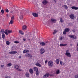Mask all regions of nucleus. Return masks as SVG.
<instances>
[{"label":"nucleus","mask_w":78,"mask_h":78,"mask_svg":"<svg viewBox=\"0 0 78 78\" xmlns=\"http://www.w3.org/2000/svg\"><path fill=\"white\" fill-rule=\"evenodd\" d=\"M9 41H6V44H7V45H9Z\"/></svg>","instance_id":"obj_34"},{"label":"nucleus","mask_w":78,"mask_h":78,"mask_svg":"<svg viewBox=\"0 0 78 78\" xmlns=\"http://www.w3.org/2000/svg\"><path fill=\"white\" fill-rule=\"evenodd\" d=\"M23 41H26V39H25V38H23Z\"/></svg>","instance_id":"obj_53"},{"label":"nucleus","mask_w":78,"mask_h":78,"mask_svg":"<svg viewBox=\"0 0 78 78\" xmlns=\"http://www.w3.org/2000/svg\"><path fill=\"white\" fill-rule=\"evenodd\" d=\"M26 56H28V57L29 58H31V57H32V55H31L30 54H26Z\"/></svg>","instance_id":"obj_20"},{"label":"nucleus","mask_w":78,"mask_h":78,"mask_svg":"<svg viewBox=\"0 0 78 78\" xmlns=\"http://www.w3.org/2000/svg\"><path fill=\"white\" fill-rule=\"evenodd\" d=\"M35 65L37 66H38V67H41V65L39 63H36Z\"/></svg>","instance_id":"obj_25"},{"label":"nucleus","mask_w":78,"mask_h":78,"mask_svg":"<svg viewBox=\"0 0 78 78\" xmlns=\"http://www.w3.org/2000/svg\"><path fill=\"white\" fill-rule=\"evenodd\" d=\"M62 7L64 8L65 9H68V7H67V6L66 5H62Z\"/></svg>","instance_id":"obj_17"},{"label":"nucleus","mask_w":78,"mask_h":78,"mask_svg":"<svg viewBox=\"0 0 78 78\" xmlns=\"http://www.w3.org/2000/svg\"><path fill=\"white\" fill-rule=\"evenodd\" d=\"M1 12L2 14H4V10H3V9H2L1 10Z\"/></svg>","instance_id":"obj_38"},{"label":"nucleus","mask_w":78,"mask_h":78,"mask_svg":"<svg viewBox=\"0 0 78 78\" xmlns=\"http://www.w3.org/2000/svg\"><path fill=\"white\" fill-rule=\"evenodd\" d=\"M56 73L57 74H59V70H58L56 71Z\"/></svg>","instance_id":"obj_35"},{"label":"nucleus","mask_w":78,"mask_h":78,"mask_svg":"<svg viewBox=\"0 0 78 78\" xmlns=\"http://www.w3.org/2000/svg\"><path fill=\"white\" fill-rule=\"evenodd\" d=\"M8 78H11V77L10 76H8Z\"/></svg>","instance_id":"obj_61"},{"label":"nucleus","mask_w":78,"mask_h":78,"mask_svg":"<svg viewBox=\"0 0 78 78\" xmlns=\"http://www.w3.org/2000/svg\"><path fill=\"white\" fill-rule=\"evenodd\" d=\"M2 32H3V30H1L0 31V33H2Z\"/></svg>","instance_id":"obj_59"},{"label":"nucleus","mask_w":78,"mask_h":78,"mask_svg":"<svg viewBox=\"0 0 78 78\" xmlns=\"http://www.w3.org/2000/svg\"><path fill=\"white\" fill-rule=\"evenodd\" d=\"M14 20V16H12L11 18V20Z\"/></svg>","instance_id":"obj_37"},{"label":"nucleus","mask_w":78,"mask_h":78,"mask_svg":"<svg viewBox=\"0 0 78 78\" xmlns=\"http://www.w3.org/2000/svg\"><path fill=\"white\" fill-rule=\"evenodd\" d=\"M4 66H4L3 65H1V67L3 68V67H4Z\"/></svg>","instance_id":"obj_46"},{"label":"nucleus","mask_w":78,"mask_h":78,"mask_svg":"<svg viewBox=\"0 0 78 78\" xmlns=\"http://www.w3.org/2000/svg\"><path fill=\"white\" fill-rule=\"evenodd\" d=\"M20 20H22L23 19V15L22 14V13L20 12V15L19 17Z\"/></svg>","instance_id":"obj_11"},{"label":"nucleus","mask_w":78,"mask_h":78,"mask_svg":"<svg viewBox=\"0 0 78 78\" xmlns=\"http://www.w3.org/2000/svg\"><path fill=\"white\" fill-rule=\"evenodd\" d=\"M42 3L44 5H45L48 3V2L46 0H44L42 2Z\"/></svg>","instance_id":"obj_8"},{"label":"nucleus","mask_w":78,"mask_h":78,"mask_svg":"<svg viewBox=\"0 0 78 78\" xmlns=\"http://www.w3.org/2000/svg\"><path fill=\"white\" fill-rule=\"evenodd\" d=\"M34 71L35 72L37 71H38V68H37V67H34Z\"/></svg>","instance_id":"obj_18"},{"label":"nucleus","mask_w":78,"mask_h":78,"mask_svg":"<svg viewBox=\"0 0 78 78\" xmlns=\"http://www.w3.org/2000/svg\"><path fill=\"white\" fill-rule=\"evenodd\" d=\"M60 22H61V23H62V22H63V21L62 20V18H61L60 19Z\"/></svg>","instance_id":"obj_33"},{"label":"nucleus","mask_w":78,"mask_h":78,"mask_svg":"<svg viewBox=\"0 0 78 78\" xmlns=\"http://www.w3.org/2000/svg\"><path fill=\"white\" fill-rule=\"evenodd\" d=\"M27 27L26 25H24L23 26V31H25L27 30Z\"/></svg>","instance_id":"obj_9"},{"label":"nucleus","mask_w":78,"mask_h":78,"mask_svg":"<svg viewBox=\"0 0 78 78\" xmlns=\"http://www.w3.org/2000/svg\"><path fill=\"white\" fill-rule=\"evenodd\" d=\"M69 37H70V38H71L72 39H76V36H74L73 35H69Z\"/></svg>","instance_id":"obj_2"},{"label":"nucleus","mask_w":78,"mask_h":78,"mask_svg":"<svg viewBox=\"0 0 78 78\" xmlns=\"http://www.w3.org/2000/svg\"><path fill=\"white\" fill-rule=\"evenodd\" d=\"M39 71L38 70V71H37L36 72V75H39Z\"/></svg>","instance_id":"obj_27"},{"label":"nucleus","mask_w":78,"mask_h":78,"mask_svg":"<svg viewBox=\"0 0 78 78\" xmlns=\"http://www.w3.org/2000/svg\"><path fill=\"white\" fill-rule=\"evenodd\" d=\"M67 45V44H60L59 46H60V47H63L64 46H66Z\"/></svg>","instance_id":"obj_23"},{"label":"nucleus","mask_w":78,"mask_h":78,"mask_svg":"<svg viewBox=\"0 0 78 78\" xmlns=\"http://www.w3.org/2000/svg\"><path fill=\"white\" fill-rule=\"evenodd\" d=\"M69 58H70L71 57V55H70V53L66 52L65 54Z\"/></svg>","instance_id":"obj_7"},{"label":"nucleus","mask_w":78,"mask_h":78,"mask_svg":"<svg viewBox=\"0 0 78 78\" xmlns=\"http://www.w3.org/2000/svg\"><path fill=\"white\" fill-rule=\"evenodd\" d=\"M66 31L65 30H64L63 32V34L64 35H66Z\"/></svg>","instance_id":"obj_39"},{"label":"nucleus","mask_w":78,"mask_h":78,"mask_svg":"<svg viewBox=\"0 0 78 78\" xmlns=\"http://www.w3.org/2000/svg\"><path fill=\"white\" fill-rule=\"evenodd\" d=\"M33 40V38H31V40Z\"/></svg>","instance_id":"obj_62"},{"label":"nucleus","mask_w":78,"mask_h":78,"mask_svg":"<svg viewBox=\"0 0 78 78\" xmlns=\"http://www.w3.org/2000/svg\"><path fill=\"white\" fill-rule=\"evenodd\" d=\"M18 70L19 71H21L22 69H19Z\"/></svg>","instance_id":"obj_52"},{"label":"nucleus","mask_w":78,"mask_h":78,"mask_svg":"<svg viewBox=\"0 0 78 78\" xmlns=\"http://www.w3.org/2000/svg\"><path fill=\"white\" fill-rule=\"evenodd\" d=\"M27 52V53H28L30 51L29 50H26Z\"/></svg>","instance_id":"obj_49"},{"label":"nucleus","mask_w":78,"mask_h":78,"mask_svg":"<svg viewBox=\"0 0 78 78\" xmlns=\"http://www.w3.org/2000/svg\"><path fill=\"white\" fill-rule=\"evenodd\" d=\"M69 26H72V23H69Z\"/></svg>","instance_id":"obj_43"},{"label":"nucleus","mask_w":78,"mask_h":78,"mask_svg":"<svg viewBox=\"0 0 78 78\" xmlns=\"http://www.w3.org/2000/svg\"><path fill=\"white\" fill-rule=\"evenodd\" d=\"M60 64L61 65H62V66H63V65H65V63L64 62H62V61H60Z\"/></svg>","instance_id":"obj_29"},{"label":"nucleus","mask_w":78,"mask_h":78,"mask_svg":"<svg viewBox=\"0 0 78 78\" xmlns=\"http://www.w3.org/2000/svg\"><path fill=\"white\" fill-rule=\"evenodd\" d=\"M27 39L28 41H30V38L28 37H27Z\"/></svg>","instance_id":"obj_47"},{"label":"nucleus","mask_w":78,"mask_h":78,"mask_svg":"<svg viewBox=\"0 0 78 78\" xmlns=\"http://www.w3.org/2000/svg\"><path fill=\"white\" fill-rule=\"evenodd\" d=\"M19 58H21V56H20Z\"/></svg>","instance_id":"obj_63"},{"label":"nucleus","mask_w":78,"mask_h":78,"mask_svg":"<svg viewBox=\"0 0 78 78\" xmlns=\"http://www.w3.org/2000/svg\"><path fill=\"white\" fill-rule=\"evenodd\" d=\"M54 32L55 34L56 33V32H57V31H56V30H54Z\"/></svg>","instance_id":"obj_45"},{"label":"nucleus","mask_w":78,"mask_h":78,"mask_svg":"<svg viewBox=\"0 0 78 78\" xmlns=\"http://www.w3.org/2000/svg\"><path fill=\"white\" fill-rule=\"evenodd\" d=\"M54 1L55 2V3H56V0H54Z\"/></svg>","instance_id":"obj_55"},{"label":"nucleus","mask_w":78,"mask_h":78,"mask_svg":"<svg viewBox=\"0 0 78 78\" xmlns=\"http://www.w3.org/2000/svg\"><path fill=\"white\" fill-rule=\"evenodd\" d=\"M17 53V51H10L9 52V54H16Z\"/></svg>","instance_id":"obj_12"},{"label":"nucleus","mask_w":78,"mask_h":78,"mask_svg":"<svg viewBox=\"0 0 78 78\" xmlns=\"http://www.w3.org/2000/svg\"><path fill=\"white\" fill-rule=\"evenodd\" d=\"M72 9H75L76 10L77 9H78V7H75V6H73L71 7Z\"/></svg>","instance_id":"obj_14"},{"label":"nucleus","mask_w":78,"mask_h":78,"mask_svg":"<svg viewBox=\"0 0 78 78\" xmlns=\"http://www.w3.org/2000/svg\"><path fill=\"white\" fill-rule=\"evenodd\" d=\"M29 72L31 74H32V73H33V70L32 69H29Z\"/></svg>","instance_id":"obj_16"},{"label":"nucleus","mask_w":78,"mask_h":78,"mask_svg":"<svg viewBox=\"0 0 78 78\" xmlns=\"http://www.w3.org/2000/svg\"><path fill=\"white\" fill-rule=\"evenodd\" d=\"M13 22H14V21L13 20H10V22L9 23V24L10 25V24H12L13 23Z\"/></svg>","instance_id":"obj_28"},{"label":"nucleus","mask_w":78,"mask_h":78,"mask_svg":"<svg viewBox=\"0 0 78 78\" xmlns=\"http://www.w3.org/2000/svg\"><path fill=\"white\" fill-rule=\"evenodd\" d=\"M51 22H52V23H56V19H55L51 18Z\"/></svg>","instance_id":"obj_6"},{"label":"nucleus","mask_w":78,"mask_h":78,"mask_svg":"<svg viewBox=\"0 0 78 78\" xmlns=\"http://www.w3.org/2000/svg\"><path fill=\"white\" fill-rule=\"evenodd\" d=\"M2 38H3V39H5V34L3 33V32L2 33Z\"/></svg>","instance_id":"obj_21"},{"label":"nucleus","mask_w":78,"mask_h":78,"mask_svg":"<svg viewBox=\"0 0 78 78\" xmlns=\"http://www.w3.org/2000/svg\"><path fill=\"white\" fill-rule=\"evenodd\" d=\"M5 11H6V12H9V10L7 9H5Z\"/></svg>","instance_id":"obj_42"},{"label":"nucleus","mask_w":78,"mask_h":78,"mask_svg":"<svg viewBox=\"0 0 78 78\" xmlns=\"http://www.w3.org/2000/svg\"><path fill=\"white\" fill-rule=\"evenodd\" d=\"M45 52V50L43 48H41L40 49V53L41 55H42L43 53Z\"/></svg>","instance_id":"obj_3"},{"label":"nucleus","mask_w":78,"mask_h":78,"mask_svg":"<svg viewBox=\"0 0 78 78\" xmlns=\"http://www.w3.org/2000/svg\"><path fill=\"white\" fill-rule=\"evenodd\" d=\"M14 43H15V44H18L19 43V42L17 41H15L14 42Z\"/></svg>","instance_id":"obj_41"},{"label":"nucleus","mask_w":78,"mask_h":78,"mask_svg":"<svg viewBox=\"0 0 78 78\" xmlns=\"http://www.w3.org/2000/svg\"><path fill=\"white\" fill-rule=\"evenodd\" d=\"M74 16L75 15L73 14H71V15H69V17L71 19H74Z\"/></svg>","instance_id":"obj_10"},{"label":"nucleus","mask_w":78,"mask_h":78,"mask_svg":"<svg viewBox=\"0 0 78 78\" xmlns=\"http://www.w3.org/2000/svg\"><path fill=\"white\" fill-rule=\"evenodd\" d=\"M40 45L41 46H45V43L44 42H42L40 43Z\"/></svg>","instance_id":"obj_13"},{"label":"nucleus","mask_w":78,"mask_h":78,"mask_svg":"<svg viewBox=\"0 0 78 78\" xmlns=\"http://www.w3.org/2000/svg\"><path fill=\"white\" fill-rule=\"evenodd\" d=\"M26 76L27 77H29V73H26Z\"/></svg>","instance_id":"obj_31"},{"label":"nucleus","mask_w":78,"mask_h":78,"mask_svg":"<svg viewBox=\"0 0 78 78\" xmlns=\"http://www.w3.org/2000/svg\"><path fill=\"white\" fill-rule=\"evenodd\" d=\"M14 67L15 69H16V70H17V69H19V66L18 65H16L14 66Z\"/></svg>","instance_id":"obj_19"},{"label":"nucleus","mask_w":78,"mask_h":78,"mask_svg":"<svg viewBox=\"0 0 78 78\" xmlns=\"http://www.w3.org/2000/svg\"><path fill=\"white\" fill-rule=\"evenodd\" d=\"M48 65L50 67H53V62L52 61H49L48 62Z\"/></svg>","instance_id":"obj_1"},{"label":"nucleus","mask_w":78,"mask_h":78,"mask_svg":"<svg viewBox=\"0 0 78 78\" xmlns=\"http://www.w3.org/2000/svg\"><path fill=\"white\" fill-rule=\"evenodd\" d=\"M1 38H2V36H1V35H0V39H1Z\"/></svg>","instance_id":"obj_58"},{"label":"nucleus","mask_w":78,"mask_h":78,"mask_svg":"<svg viewBox=\"0 0 78 78\" xmlns=\"http://www.w3.org/2000/svg\"><path fill=\"white\" fill-rule=\"evenodd\" d=\"M11 66H12V64H11V63H8L7 65V67H11Z\"/></svg>","instance_id":"obj_24"},{"label":"nucleus","mask_w":78,"mask_h":78,"mask_svg":"<svg viewBox=\"0 0 78 78\" xmlns=\"http://www.w3.org/2000/svg\"><path fill=\"white\" fill-rule=\"evenodd\" d=\"M23 53H27V50H24L23 52Z\"/></svg>","instance_id":"obj_36"},{"label":"nucleus","mask_w":78,"mask_h":78,"mask_svg":"<svg viewBox=\"0 0 78 78\" xmlns=\"http://www.w3.org/2000/svg\"><path fill=\"white\" fill-rule=\"evenodd\" d=\"M72 31L73 33H75V30H73Z\"/></svg>","instance_id":"obj_48"},{"label":"nucleus","mask_w":78,"mask_h":78,"mask_svg":"<svg viewBox=\"0 0 78 78\" xmlns=\"http://www.w3.org/2000/svg\"><path fill=\"white\" fill-rule=\"evenodd\" d=\"M66 52H69V50H67L66 51Z\"/></svg>","instance_id":"obj_57"},{"label":"nucleus","mask_w":78,"mask_h":78,"mask_svg":"<svg viewBox=\"0 0 78 78\" xmlns=\"http://www.w3.org/2000/svg\"><path fill=\"white\" fill-rule=\"evenodd\" d=\"M7 30H5V31L4 32V33L6 34V35H8V33L7 32Z\"/></svg>","instance_id":"obj_30"},{"label":"nucleus","mask_w":78,"mask_h":78,"mask_svg":"<svg viewBox=\"0 0 78 78\" xmlns=\"http://www.w3.org/2000/svg\"><path fill=\"white\" fill-rule=\"evenodd\" d=\"M60 40H62V37H61L60 38Z\"/></svg>","instance_id":"obj_51"},{"label":"nucleus","mask_w":78,"mask_h":78,"mask_svg":"<svg viewBox=\"0 0 78 78\" xmlns=\"http://www.w3.org/2000/svg\"><path fill=\"white\" fill-rule=\"evenodd\" d=\"M47 62V60H46L45 61V63L46 64Z\"/></svg>","instance_id":"obj_56"},{"label":"nucleus","mask_w":78,"mask_h":78,"mask_svg":"<svg viewBox=\"0 0 78 78\" xmlns=\"http://www.w3.org/2000/svg\"><path fill=\"white\" fill-rule=\"evenodd\" d=\"M50 76L49 73H46L43 76V78H47V77H48Z\"/></svg>","instance_id":"obj_4"},{"label":"nucleus","mask_w":78,"mask_h":78,"mask_svg":"<svg viewBox=\"0 0 78 78\" xmlns=\"http://www.w3.org/2000/svg\"><path fill=\"white\" fill-rule=\"evenodd\" d=\"M55 62L57 64H59V59H56Z\"/></svg>","instance_id":"obj_15"},{"label":"nucleus","mask_w":78,"mask_h":78,"mask_svg":"<svg viewBox=\"0 0 78 78\" xmlns=\"http://www.w3.org/2000/svg\"><path fill=\"white\" fill-rule=\"evenodd\" d=\"M77 46H78V47L77 48L76 50H77V51H78V43L77 44Z\"/></svg>","instance_id":"obj_44"},{"label":"nucleus","mask_w":78,"mask_h":78,"mask_svg":"<svg viewBox=\"0 0 78 78\" xmlns=\"http://www.w3.org/2000/svg\"><path fill=\"white\" fill-rule=\"evenodd\" d=\"M10 13H13V11H10Z\"/></svg>","instance_id":"obj_54"},{"label":"nucleus","mask_w":78,"mask_h":78,"mask_svg":"<svg viewBox=\"0 0 78 78\" xmlns=\"http://www.w3.org/2000/svg\"><path fill=\"white\" fill-rule=\"evenodd\" d=\"M5 78H8V76L7 77H5Z\"/></svg>","instance_id":"obj_64"},{"label":"nucleus","mask_w":78,"mask_h":78,"mask_svg":"<svg viewBox=\"0 0 78 78\" xmlns=\"http://www.w3.org/2000/svg\"><path fill=\"white\" fill-rule=\"evenodd\" d=\"M74 77L75 78H78V74L75 75Z\"/></svg>","instance_id":"obj_40"},{"label":"nucleus","mask_w":78,"mask_h":78,"mask_svg":"<svg viewBox=\"0 0 78 78\" xmlns=\"http://www.w3.org/2000/svg\"><path fill=\"white\" fill-rule=\"evenodd\" d=\"M19 32L20 33V34H22L23 35V34H24L22 33V30H19Z\"/></svg>","instance_id":"obj_26"},{"label":"nucleus","mask_w":78,"mask_h":78,"mask_svg":"<svg viewBox=\"0 0 78 78\" xmlns=\"http://www.w3.org/2000/svg\"><path fill=\"white\" fill-rule=\"evenodd\" d=\"M6 16H7V17H9V15L8 14H7Z\"/></svg>","instance_id":"obj_50"},{"label":"nucleus","mask_w":78,"mask_h":78,"mask_svg":"<svg viewBox=\"0 0 78 78\" xmlns=\"http://www.w3.org/2000/svg\"><path fill=\"white\" fill-rule=\"evenodd\" d=\"M7 31L8 33L9 34V33H12V30H8Z\"/></svg>","instance_id":"obj_32"},{"label":"nucleus","mask_w":78,"mask_h":78,"mask_svg":"<svg viewBox=\"0 0 78 78\" xmlns=\"http://www.w3.org/2000/svg\"><path fill=\"white\" fill-rule=\"evenodd\" d=\"M32 14L34 17H38V14L36 13H32Z\"/></svg>","instance_id":"obj_5"},{"label":"nucleus","mask_w":78,"mask_h":78,"mask_svg":"<svg viewBox=\"0 0 78 78\" xmlns=\"http://www.w3.org/2000/svg\"><path fill=\"white\" fill-rule=\"evenodd\" d=\"M55 32H53V34H55Z\"/></svg>","instance_id":"obj_60"},{"label":"nucleus","mask_w":78,"mask_h":78,"mask_svg":"<svg viewBox=\"0 0 78 78\" xmlns=\"http://www.w3.org/2000/svg\"><path fill=\"white\" fill-rule=\"evenodd\" d=\"M65 31L66 32H69V31H70V29H69V28H66L65 29Z\"/></svg>","instance_id":"obj_22"}]
</instances>
